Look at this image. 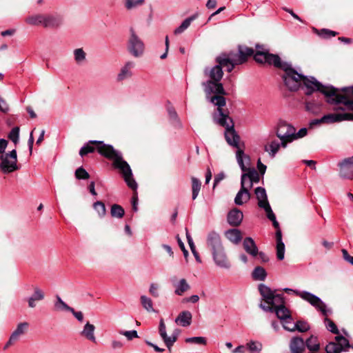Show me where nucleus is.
Wrapping results in <instances>:
<instances>
[{
	"instance_id": "a19ab883",
	"label": "nucleus",
	"mask_w": 353,
	"mask_h": 353,
	"mask_svg": "<svg viewBox=\"0 0 353 353\" xmlns=\"http://www.w3.org/2000/svg\"><path fill=\"white\" fill-rule=\"evenodd\" d=\"M43 14H34L26 18V21L32 26H42Z\"/></svg>"
},
{
	"instance_id": "6ab92c4d",
	"label": "nucleus",
	"mask_w": 353,
	"mask_h": 353,
	"mask_svg": "<svg viewBox=\"0 0 353 353\" xmlns=\"http://www.w3.org/2000/svg\"><path fill=\"white\" fill-rule=\"evenodd\" d=\"M212 255L214 261L216 265L219 266L221 268H230V264L227 259L223 248L220 250L219 251H216L212 253Z\"/></svg>"
},
{
	"instance_id": "72a5a7b5",
	"label": "nucleus",
	"mask_w": 353,
	"mask_h": 353,
	"mask_svg": "<svg viewBox=\"0 0 353 353\" xmlns=\"http://www.w3.org/2000/svg\"><path fill=\"white\" fill-rule=\"evenodd\" d=\"M305 346L312 352H317L320 348L317 337L311 336L308 338L305 343Z\"/></svg>"
},
{
	"instance_id": "6e6552de",
	"label": "nucleus",
	"mask_w": 353,
	"mask_h": 353,
	"mask_svg": "<svg viewBox=\"0 0 353 353\" xmlns=\"http://www.w3.org/2000/svg\"><path fill=\"white\" fill-rule=\"evenodd\" d=\"M330 104L338 105L336 108V110L341 112L330 113L324 115L321 118V121L323 123H338L343 121H353V110H343L341 108L343 106L342 103H330Z\"/></svg>"
},
{
	"instance_id": "c756f323",
	"label": "nucleus",
	"mask_w": 353,
	"mask_h": 353,
	"mask_svg": "<svg viewBox=\"0 0 353 353\" xmlns=\"http://www.w3.org/2000/svg\"><path fill=\"white\" fill-rule=\"evenodd\" d=\"M192 318V316L190 312L183 311L176 318L175 322L183 327H188L191 324Z\"/></svg>"
},
{
	"instance_id": "052dcab7",
	"label": "nucleus",
	"mask_w": 353,
	"mask_h": 353,
	"mask_svg": "<svg viewBox=\"0 0 353 353\" xmlns=\"http://www.w3.org/2000/svg\"><path fill=\"white\" fill-rule=\"evenodd\" d=\"M120 334L126 336L128 340H132L134 338L138 337V334L136 330L121 331Z\"/></svg>"
},
{
	"instance_id": "f704fd0d",
	"label": "nucleus",
	"mask_w": 353,
	"mask_h": 353,
	"mask_svg": "<svg viewBox=\"0 0 353 353\" xmlns=\"http://www.w3.org/2000/svg\"><path fill=\"white\" fill-rule=\"evenodd\" d=\"M267 276V273L265 270L261 267H256L252 272V277L254 280L256 281H264Z\"/></svg>"
},
{
	"instance_id": "f3484780",
	"label": "nucleus",
	"mask_w": 353,
	"mask_h": 353,
	"mask_svg": "<svg viewBox=\"0 0 353 353\" xmlns=\"http://www.w3.org/2000/svg\"><path fill=\"white\" fill-rule=\"evenodd\" d=\"M159 332L165 345L170 350L172 346L176 341V336L174 335L168 336L167 335L166 327L163 319H161L159 322Z\"/></svg>"
},
{
	"instance_id": "20e7f679",
	"label": "nucleus",
	"mask_w": 353,
	"mask_h": 353,
	"mask_svg": "<svg viewBox=\"0 0 353 353\" xmlns=\"http://www.w3.org/2000/svg\"><path fill=\"white\" fill-rule=\"evenodd\" d=\"M217 112L214 114V121L225 128V138L227 143L236 148V158L241 170H245L244 161L248 163L250 161V157L244 153L245 145L240 143V137L235 131L232 119L229 117L228 110H223V107H217Z\"/></svg>"
},
{
	"instance_id": "cd10ccee",
	"label": "nucleus",
	"mask_w": 353,
	"mask_h": 353,
	"mask_svg": "<svg viewBox=\"0 0 353 353\" xmlns=\"http://www.w3.org/2000/svg\"><path fill=\"white\" fill-rule=\"evenodd\" d=\"M251 194L249 191L244 188H241L234 198V203L236 205H242L247 203L250 199Z\"/></svg>"
},
{
	"instance_id": "5701e85b",
	"label": "nucleus",
	"mask_w": 353,
	"mask_h": 353,
	"mask_svg": "<svg viewBox=\"0 0 353 353\" xmlns=\"http://www.w3.org/2000/svg\"><path fill=\"white\" fill-rule=\"evenodd\" d=\"M290 349L292 353H303L305 350V342L301 337H293L290 343Z\"/></svg>"
},
{
	"instance_id": "bb28decb",
	"label": "nucleus",
	"mask_w": 353,
	"mask_h": 353,
	"mask_svg": "<svg viewBox=\"0 0 353 353\" xmlns=\"http://www.w3.org/2000/svg\"><path fill=\"white\" fill-rule=\"evenodd\" d=\"M245 165H249L250 161L247 163L244 161ZM243 173L242 175H245V177L250 180L252 182L259 183L260 181L259 173L255 170L254 168H247L245 166V170H242Z\"/></svg>"
},
{
	"instance_id": "b1692460",
	"label": "nucleus",
	"mask_w": 353,
	"mask_h": 353,
	"mask_svg": "<svg viewBox=\"0 0 353 353\" xmlns=\"http://www.w3.org/2000/svg\"><path fill=\"white\" fill-rule=\"evenodd\" d=\"M243 246L245 251L252 256H256L258 254V248L251 237H246L243 242Z\"/></svg>"
},
{
	"instance_id": "c85d7f7f",
	"label": "nucleus",
	"mask_w": 353,
	"mask_h": 353,
	"mask_svg": "<svg viewBox=\"0 0 353 353\" xmlns=\"http://www.w3.org/2000/svg\"><path fill=\"white\" fill-rule=\"evenodd\" d=\"M134 67V63L132 61H128L124 66L121 68L119 74H118V79L123 81L128 79L132 76V70Z\"/></svg>"
},
{
	"instance_id": "f257e3e1",
	"label": "nucleus",
	"mask_w": 353,
	"mask_h": 353,
	"mask_svg": "<svg viewBox=\"0 0 353 353\" xmlns=\"http://www.w3.org/2000/svg\"><path fill=\"white\" fill-rule=\"evenodd\" d=\"M278 68L284 71L282 76L285 85L290 91H296L301 83L306 88L305 94L310 95L314 92L318 91L326 97L327 103L333 102V96L336 92V88L332 85H324L313 77H306L299 73L289 63L282 61Z\"/></svg>"
},
{
	"instance_id": "7c9ffc66",
	"label": "nucleus",
	"mask_w": 353,
	"mask_h": 353,
	"mask_svg": "<svg viewBox=\"0 0 353 353\" xmlns=\"http://www.w3.org/2000/svg\"><path fill=\"white\" fill-rule=\"evenodd\" d=\"M94 330L95 327L94 325L87 322L84 325L83 330L81 332V334L86 338L88 340L96 343V337L94 336Z\"/></svg>"
},
{
	"instance_id": "69168bd1",
	"label": "nucleus",
	"mask_w": 353,
	"mask_h": 353,
	"mask_svg": "<svg viewBox=\"0 0 353 353\" xmlns=\"http://www.w3.org/2000/svg\"><path fill=\"white\" fill-rule=\"evenodd\" d=\"M132 210L134 212H137L138 210V196L137 192L134 193V195L132 198Z\"/></svg>"
},
{
	"instance_id": "4c0bfd02",
	"label": "nucleus",
	"mask_w": 353,
	"mask_h": 353,
	"mask_svg": "<svg viewBox=\"0 0 353 353\" xmlns=\"http://www.w3.org/2000/svg\"><path fill=\"white\" fill-rule=\"evenodd\" d=\"M195 16L190 17L185 19L180 26L176 28L174 31V34H179L183 32L191 24L192 21L195 19Z\"/></svg>"
},
{
	"instance_id": "58836bf2",
	"label": "nucleus",
	"mask_w": 353,
	"mask_h": 353,
	"mask_svg": "<svg viewBox=\"0 0 353 353\" xmlns=\"http://www.w3.org/2000/svg\"><path fill=\"white\" fill-rule=\"evenodd\" d=\"M195 16L190 17L185 19L180 26L176 28L174 31V34H179L183 32L191 24L192 21L195 19Z\"/></svg>"
},
{
	"instance_id": "c03bdc74",
	"label": "nucleus",
	"mask_w": 353,
	"mask_h": 353,
	"mask_svg": "<svg viewBox=\"0 0 353 353\" xmlns=\"http://www.w3.org/2000/svg\"><path fill=\"white\" fill-rule=\"evenodd\" d=\"M330 312L327 313V316H325V318L324 319L325 325L326 326V328L331 332L333 334H339V330L336 324L329 318L327 316L332 312L331 310L327 309Z\"/></svg>"
},
{
	"instance_id": "13d9d810",
	"label": "nucleus",
	"mask_w": 353,
	"mask_h": 353,
	"mask_svg": "<svg viewBox=\"0 0 353 353\" xmlns=\"http://www.w3.org/2000/svg\"><path fill=\"white\" fill-rule=\"evenodd\" d=\"M125 3V7L128 9H132L137 6L141 5L143 3V0H123Z\"/></svg>"
},
{
	"instance_id": "aec40b11",
	"label": "nucleus",
	"mask_w": 353,
	"mask_h": 353,
	"mask_svg": "<svg viewBox=\"0 0 353 353\" xmlns=\"http://www.w3.org/2000/svg\"><path fill=\"white\" fill-rule=\"evenodd\" d=\"M243 218V212L237 208H234L228 212V222L230 225L238 226L242 222Z\"/></svg>"
},
{
	"instance_id": "774afa93",
	"label": "nucleus",
	"mask_w": 353,
	"mask_h": 353,
	"mask_svg": "<svg viewBox=\"0 0 353 353\" xmlns=\"http://www.w3.org/2000/svg\"><path fill=\"white\" fill-rule=\"evenodd\" d=\"M8 141L4 139H0V154L1 155L2 154H6L5 152V150L8 145Z\"/></svg>"
},
{
	"instance_id": "864d4df0",
	"label": "nucleus",
	"mask_w": 353,
	"mask_h": 353,
	"mask_svg": "<svg viewBox=\"0 0 353 353\" xmlns=\"http://www.w3.org/2000/svg\"><path fill=\"white\" fill-rule=\"evenodd\" d=\"M285 256V245L283 243H276V257L278 260L281 261Z\"/></svg>"
},
{
	"instance_id": "4be33fe9",
	"label": "nucleus",
	"mask_w": 353,
	"mask_h": 353,
	"mask_svg": "<svg viewBox=\"0 0 353 353\" xmlns=\"http://www.w3.org/2000/svg\"><path fill=\"white\" fill-rule=\"evenodd\" d=\"M28 325L29 324L27 322L19 323L17 325V329L11 334L6 347H8V345L17 341L19 339L20 336L25 333V331L28 328Z\"/></svg>"
},
{
	"instance_id": "6e6d98bb",
	"label": "nucleus",
	"mask_w": 353,
	"mask_h": 353,
	"mask_svg": "<svg viewBox=\"0 0 353 353\" xmlns=\"http://www.w3.org/2000/svg\"><path fill=\"white\" fill-rule=\"evenodd\" d=\"M186 343L205 345L206 340L202 336L190 337L185 339Z\"/></svg>"
},
{
	"instance_id": "338daca9",
	"label": "nucleus",
	"mask_w": 353,
	"mask_h": 353,
	"mask_svg": "<svg viewBox=\"0 0 353 353\" xmlns=\"http://www.w3.org/2000/svg\"><path fill=\"white\" fill-rule=\"evenodd\" d=\"M69 312H70L79 321H83V314L81 312H76L72 307V310H70Z\"/></svg>"
},
{
	"instance_id": "de8ad7c7",
	"label": "nucleus",
	"mask_w": 353,
	"mask_h": 353,
	"mask_svg": "<svg viewBox=\"0 0 353 353\" xmlns=\"http://www.w3.org/2000/svg\"><path fill=\"white\" fill-rule=\"evenodd\" d=\"M57 300L54 302V308L57 311H70L72 310V307L68 306L59 296H57Z\"/></svg>"
},
{
	"instance_id": "2f4dec72",
	"label": "nucleus",
	"mask_w": 353,
	"mask_h": 353,
	"mask_svg": "<svg viewBox=\"0 0 353 353\" xmlns=\"http://www.w3.org/2000/svg\"><path fill=\"white\" fill-rule=\"evenodd\" d=\"M281 147H282L281 142L279 143L277 140H272L265 145L264 150L269 154L270 157L274 158Z\"/></svg>"
},
{
	"instance_id": "4468645a",
	"label": "nucleus",
	"mask_w": 353,
	"mask_h": 353,
	"mask_svg": "<svg viewBox=\"0 0 353 353\" xmlns=\"http://www.w3.org/2000/svg\"><path fill=\"white\" fill-rule=\"evenodd\" d=\"M340 176L342 178L353 179V157L344 159L339 163Z\"/></svg>"
},
{
	"instance_id": "680f3d73",
	"label": "nucleus",
	"mask_w": 353,
	"mask_h": 353,
	"mask_svg": "<svg viewBox=\"0 0 353 353\" xmlns=\"http://www.w3.org/2000/svg\"><path fill=\"white\" fill-rule=\"evenodd\" d=\"M341 252L343 259L353 265V256H350L345 249H343Z\"/></svg>"
},
{
	"instance_id": "a878e982",
	"label": "nucleus",
	"mask_w": 353,
	"mask_h": 353,
	"mask_svg": "<svg viewBox=\"0 0 353 353\" xmlns=\"http://www.w3.org/2000/svg\"><path fill=\"white\" fill-rule=\"evenodd\" d=\"M225 236L230 242L235 245L239 244L243 239L241 232L239 229L235 228L225 231Z\"/></svg>"
},
{
	"instance_id": "9d476101",
	"label": "nucleus",
	"mask_w": 353,
	"mask_h": 353,
	"mask_svg": "<svg viewBox=\"0 0 353 353\" xmlns=\"http://www.w3.org/2000/svg\"><path fill=\"white\" fill-rule=\"evenodd\" d=\"M256 53L252 54L256 62L259 63H268L270 65H272L276 68L280 66L282 61L279 55L269 53L259 45H256Z\"/></svg>"
},
{
	"instance_id": "4d7b16f0",
	"label": "nucleus",
	"mask_w": 353,
	"mask_h": 353,
	"mask_svg": "<svg viewBox=\"0 0 353 353\" xmlns=\"http://www.w3.org/2000/svg\"><path fill=\"white\" fill-rule=\"evenodd\" d=\"M243 183L244 188L249 191L253 186L254 183L245 177V175H241V188H243Z\"/></svg>"
},
{
	"instance_id": "ddd939ff",
	"label": "nucleus",
	"mask_w": 353,
	"mask_h": 353,
	"mask_svg": "<svg viewBox=\"0 0 353 353\" xmlns=\"http://www.w3.org/2000/svg\"><path fill=\"white\" fill-rule=\"evenodd\" d=\"M259 290L263 299L268 305L271 306L273 304H279L282 303V295L275 294L272 290L264 284L259 285Z\"/></svg>"
},
{
	"instance_id": "f8f14e48",
	"label": "nucleus",
	"mask_w": 353,
	"mask_h": 353,
	"mask_svg": "<svg viewBox=\"0 0 353 353\" xmlns=\"http://www.w3.org/2000/svg\"><path fill=\"white\" fill-rule=\"evenodd\" d=\"M130 37L128 41L129 52L135 57L141 56L144 52V43L135 34L133 29H130Z\"/></svg>"
},
{
	"instance_id": "09e8293b",
	"label": "nucleus",
	"mask_w": 353,
	"mask_h": 353,
	"mask_svg": "<svg viewBox=\"0 0 353 353\" xmlns=\"http://www.w3.org/2000/svg\"><path fill=\"white\" fill-rule=\"evenodd\" d=\"M94 209L97 212L101 217H103L106 214L105 204L101 201H97L93 204Z\"/></svg>"
},
{
	"instance_id": "5fc2aeb1",
	"label": "nucleus",
	"mask_w": 353,
	"mask_h": 353,
	"mask_svg": "<svg viewBox=\"0 0 353 353\" xmlns=\"http://www.w3.org/2000/svg\"><path fill=\"white\" fill-rule=\"evenodd\" d=\"M267 215V217L272 221V224L274 227L278 230L279 228V224L278 221L276 219L275 214H274L273 211L272 210V208L268 209V210L265 211Z\"/></svg>"
},
{
	"instance_id": "0e129e2a",
	"label": "nucleus",
	"mask_w": 353,
	"mask_h": 353,
	"mask_svg": "<svg viewBox=\"0 0 353 353\" xmlns=\"http://www.w3.org/2000/svg\"><path fill=\"white\" fill-rule=\"evenodd\" d=\"M0 110L3 112H7L9 110L8 105L6 101L0 97Z\"/></svg>"
},
{
	"instance_id": "1a4fd4ad",
	"label": "nucleus",
	"mask_w": 353,
	"mask_h": 353,
	"mask_svg": "<svg viewBox=\"0 0 353 353\" xmlns=\"http://www.w3.org/2000/svg\"><path fill=\"white\" fill-rule=\"evenodd\" d=\"M19 169L17 165V153L15 149L0 156V170L4 174L13 172Z\"/></svg>"
},
{
	"instance_id": "79ce46f5",
	"label": "nucleus",
	"mask_w": 353,
	"mask_h": 353,
	"mask_svg": "<svg viewBox=\"0 0 353 353\" xmlns=\"http://www.w3.org/2000/svg\"><path fill=\"white\" fill-rule=\"evenodd\" d=\"M141 303L143 307L148 312H153L154 310L153 308V303L150 297L145 295H142L140 297Z\"/></svg>"
},
{
	"instance_id": "603ef678",
	"label": "nucleus",
	"mask_w": 353,
	"mask_h": 353,
	"mask_svg": "<svg viewBox=\"0 0 353 353\" xmlns=\"http://www.w3.org/2000/svg\"><path fill=\"white\" fill-rule=\"evenodd\" d=\"M19 128L14 127L12 129L8 134V138L12 141L15 144L19 141Z\"/></svg>"
},
{
	"instance_id": "f03ea898",
	"label": "nucleus",
	"mask_w": 353,
	"mask_h": 353,
	"mask_svg": "<svg viewBox=\"0 0 353 353\" xmlns=\"http://www.w3.org/2000/svg\"><path fill=\"white\" fill-rule=\"evenodd\" d=\"M95 150L101 156L111 160L113 167L120 171L128 186L134 191L137 190V183L133 178L130 166L123 159L120 151L115 150L112 145L106 144L102 141L90 140L81 148L79 154L83 157Z\"/></svg>"
},
{
	"instance_id": "ea45409f",
	"label": "nucleus",
	"mask_w": 353,
	"mask_h": 353,
	"mask_svg": "<svg viewBox=\"0 0 353 353\" xmlns=\"http://www.w3.org/2000/svg\"><path fill=\"white\" fill-rule=\"evenodd\" d=\"M192 199L194 200L198 196L201 190V183L197 178L192 176Z\"/></svg>"
},
{
	"instance_id": "473e14b6",
	"label": "nucleus",
	"mask_w": 353,
	"mask_h": 353,
	"mask_svg": "<svg viewBox=\"0 0 353 353\" xmlns=\"http://www.w3.org/2000/svg\"><path fill=\"white\" fill-rule=\"evenodd\" d=\"M174 293L179 296H181L190 290V286L185 279H181L176 284L174 285Z\"/></svg>"
},
{
	"instance_id": "3c124183",
	"label": "nucleus",
	"mask_w": 353,
	"mask_h": 353,
	"mask_svg": "<svg viewBox=\"0 0 353 353\" xmlns=\"http://www.w3.org/2000/svg\"><path fill=\"white\" fill-rule=\"evenodd\" d=\"M75 176L78 179H88L90 177V174L84 168L80 167L76 170Z\"/></svg>"
},
{
	"instance_id": "a211bd4d",
	"label": "nucleus",
	"mask_w": 353,
	"mask_h": 353,
	"mask_svg": "<svg viewBox=\"0 0 353 353\" xmlns=\"http://www.w3.org/2000/svg\"><path fill=\"white\" fill-rule=\"evenodd\" d=\"M207 243L212 250V253L223 248L220 236L214 232H212L208 234Z\"/></svg>"
},
{
	"instance_id": "49530a36",
	"label": "nucleus",
	"mask_w": 353,
	"mask_h": 353,
	"mask_svg": "<svg viewBox=\"0 0 353 353\" xmlns=\"http://www.w3.org/2000/svg\"><path fill=\"white\" fill-rule=\"evenodd\" d=\"M110 214L112 217L121 219L125 214L124 209L118 204H114L111 207Z\"/></svg>"
},
{
	"instance_id": "423d86ee",
	"label": "nucleus",
	"mask_w": 353,
	"mask_h": 353,
	"mask_svg": "<svg viewBox=\"0 0 353 353\" xmlns=\"http://www.w3.org/2000/svg\"><path fill=\"white\" fill-rule=\"evenodd\" d=\"M284 291L286 292H293L297 296H300L303 300L310 303L317 310L320 311L323 316H327L330 312L326 310V305L323 301L317 296L306 291L299 292L290 288H285Z\"/></svg>"
},
{
	"instance_id": "dca6fc26",
	"label": "nucleus",
	"mask_w": 353,
	"mask_h": 353,
	"mask_svg": "<svg viewBox=\"0 0 353 353\" xmlns=\"http://www.w3.org/2000/svg\"><path fill=\"white\" fill-rule=\"evenodd\" d=\"M254 193L258 200V205L259 208H263L265 211L271 208L265 188L257 187L254 190Z\"/></svg>"
},
{
	"instance_id": "8fccbe9b",
	"label": "nucleus",
	"mask_w": 353,
	"mask_h": 353,
	"mask_svg": "<svg viewBox=\"0 0 353 353\" xmlns=\"http://www.w3.org/2000/svg\"><path fill=\"white\" fill-rule=\"evenodd\" d=\"M305 109L307 111L312 113L316 114L319 112L320 110V106L319 104L316 103L313 101H306L305 102Z\"/></svg>"
},
{
	"instance_id": "37998d69",
	"label": "nucleus",
	"mask_w": 353,
	"mask_h": 353,
	"mask_svg": "<svg viewBox=\"0 0 353 353\" xmlns=\"http://www.w3.org/2000/svg\"><path fill=\"white\" fill-rule=\"evenodd\" d=\"M74 58L76 63L79 65L82 64L86 59V53L82 48H77L74 50Z\"/></svg>"
},
{
	"instance_id": "2eb2a0df",
	"label": "nucleus",
	"mask_w": 353,
	"mask_h": 353,
	"mask_svg": "<svg viewBox=\"0 0 353 353\" xmlns=\"http://www.w3.org/2000/svg\"><path fill=\"white\" fill-rule=\"evenodd\" d=\"M283 327L285 330L290 332L298 330L300 332H305L310 330L309 324L303 321H298L296 323H293L292 320L285 321L283 323Z\"/></svg>"
},
{
	"instance_id": "412c9836",
	"label": "nucleus",
	"mask_w": 353,
	"mask_h": 353,
	"mask_svg": "<svg viewBox=\"0 0 353 353\" xmlns=\"http://www.w3.org/2000/svg\"><path fill=\"white\" fill-rule=\"evenodd\" d=\"M61 18L57 14H43L42 26L45 28H57L61 23Z\"/></svg>"
},
{
	"instance_id": "bf43d9fd",
	"label": "nucleus",
	"mask_w": 353,
	"mask_h": 353,
	"mask_svg": "<svg viewBox=\"0 0 353 353\" xmlns=\"http://www.w3.org/2000/svg\"><path fill=\"white\" fill-rule=\"evenodd\" d=\"M149 292L150 294L155 297L157 298L159 296V285L157 283H151L149 288Z\"/></svg>"
},
{
	"instance_id": "393cba45",
	"label": "nucleus",
	"mask_w": 353,
	"mask_h": 353,
	"mask_svg": "<svg viewBox=\"0 0 353 353\" xmlns=\"http://www.w3.org/2000/svg\"><path fill=\"white\" fill-rule=\"evenodd\" d=\"M45 294L43 291L38 287L34 288V293L28 298V306L30 308L36 307V301H40L44 299Z\"/></svg>"
},
{
	"instance_id": "0eeeda50",
	"label": "nucleus",
	"mask_w": 353,
	"mask_h": 353,
	"mask_svg": "<svg viewBox=\"0 0 353 353\" xmlns=\"http://www.w3.org/2000/svg\"><path fill=\"white\" fill-rule=\"evenodd\" d=\"M295 131L296 129L291 124L284 121L279 122L276 134L281 141L282 148H286L288 143L295 140Z\"/></svg>"
},
{
	"instance_id": "7ed1b4c3",
	"label": "nucleus",
	"mask_w": 353,
	"mask_h": 353,
	"mask_svg": "<svg viewBox=\"0 0 353 353\" xmlns=\"http://www.w3.org/2000/svg\"><path fill=\"white\" fill-rule=\"evenodd\" d=\"M220 56L215 59L216 64L212 67H205L203 70V75L208 80L201 83L203 88L205 97L208 101L217 107H224L226 105V100L224 95L227 93L223 88L221 80L223 76V68H226L224 63L219 61Z\"/></svg>"
},
{
	"instance_id": "a18cd8bd",
	"label": "nucleus",
	"mask_w": 353,
	"mask_h": 353,
	"mask_svg": "<svg viewBox=\"0 0 353 353\" xmlns=\"http://www.w3.org/2000/svg\"><path fill=\"white\" fill-rule=\"evenodd\" d=\"M246 346L250 353H260L263 347L262 343L256 341H250Z\"/></svg>"
},
{
	"instance_id": "e433bc0d",
	"label": "nucleus",
	"mask_w": 353,
	"mask_h": 353,
	"mask_svg": "<svg viewBox=\"0 0 353 353\" xmlns=\"http://www.w3.org/2000/svg\"><path fill=\"white\" fill-rule=\"evenodd\" d=\"M195 16L190 17L185 19L180 26L176 28L174 31V34H179L183 32L191 24L192 21L195 19Z\"/></svg>"
},
{
	"instance_id": "c9c22d12",
	"label": "nucleus",
	"mask_w": 353,
	"mask_h": 353,
	"mask_svg": "<svg viewBox=\"0 0 353 353\" xmlns=\"http://www.w3.org/2000/svg\"><path fill=\"white\" fill-rule=\"evenodd\" d=\"M195 16L190 17L185 19L180 26L176 28L174 31V34H179L183 32L191 24L192 21L195 19Z\"/></svg>"
},
{
	"instance_id": "e2e57ef3",
	"label": "nucleus",
	"mask_w": 353,
	"mask_h": 353,
	"mask_svg": "<svg viewBox=\"0 0 353 353\" xmlns=\"http://www.w3.org/2000/svg\"><path fill=\"white\" fill-rule=\"evenodd\" d=\"M190 245V250L192 252V254H194L196 260L199 262V263H201V259L199 257V255L198 254V252H196V248H195V245L194 244V242L193 241H191L190 243L189 244Z\"/></svg>"
},
{
	"instance_id": "39448f33",
	"label": "nucleus",
	"mask_w": 353,
	"mask_h": 353,
	"mask_svg": "<svg viewBox=\"0 0 353 353\" xmlns=\"http://www.w3.org/2000/svg\"><path fill=\"white\" fill-rule=\"evenodd\" d=\"M254 54V50L246 46L239 45L236 52L231 51L229 53L220 54V63H224L226 65V71L231 72L234 67L245 63L248 58Z\"/></svg>"
},
{
	"instance_id": "9b49d317",
	"label": "nucleus",
	"mask_w": 353,
	"mask_h": 353,
	"mask_svg": "<svg viewBox=\"0 0 353 353\" xmlns=\"http://www.w3.org/2000/svg\"><path fill=\"white\" fill-rule=\"evenodd\" d=\"M284 300L282 297V303L279 304H273L271 306H266L262 303L260 304V307L265 312H274L276 316L281 320L283 321V323L285 321H292V317L289 310L284 305Z\"/></svg>"
}]
</instances>
